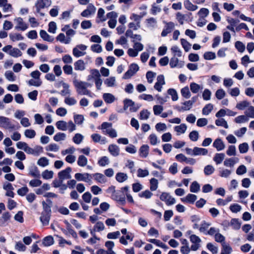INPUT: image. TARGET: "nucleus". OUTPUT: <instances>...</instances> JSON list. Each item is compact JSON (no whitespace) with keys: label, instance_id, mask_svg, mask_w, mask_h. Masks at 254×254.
Returning <instances> with one entry per match:
<instances>
[{"label":"nucleus","instance_id":"1","mask_svg":"<svg viewBox=\"0 0 254 254\" xmlns=\"http://www.w3.org/2000/svg\"><path fill=\"white\" fill-rule=\"evenodd\" d=\"M73 83L76 88L77 93L79 95L91 96V92L87 89V87L90 86L89 83L78 80L75 78L73 80Z\"/></svg>","mask_w":254,"mask_h":254},{"label":"nucleus","instance_id":"2","mask_svg":"<svg viewBox=\"0 0 254 254\" xmlns=\"http://www.w3.org/2000/svg\"><path fill=\"white\" fill-rule=\"evenodd\" d=\"M100 128L102 130L103 134L109 135L111 138H115L117 136L116 130L112 128V124L108 122H103Z\"/></svg>","mask_w":254,"mask_h":254},{"label":"nucleus","instance_id":"3","mask_svg":"<svg viewBox=\"0 0 254 254\" xmlns=\"http://www.w3.org/2000/svg\"><path fill=\"white\" fill-rule=\"evenodd\" d=\"M0 127L9 130L18 129L20 127H16L11 122L10 119L0 116Z\"/></svg>","mask_w":254,"mask_h":254},{"label":"nucleus","instance_id":"4","mask_svg":"<svg viewBox=\"0 0 254 254\" xmlns=\"http://www.w3.org/2000/svg\"><path fill=\"white\" fill-rule=\"evenodd\" d=\"M124 110L126 111L129 107L130 112H135L139 108L140 106L135 104L131 99H125L124 101Z\"/></svg>","mask_w":254,"mask_h":254},{"label":"nucleus","instance_id":"5","mask_svg":"<svg viewBox=\"0 0 254 254\" xmlns=\"http://www.w3.org/2000/svg\"><path fill=\"white\" fill-rule=\"evenodd\" d=\"M87 46L83 44L76 45L72 50V54L76 58L85 55V51L87 49Z\"/></svg>","mask_w":254,"mask_h":254},{"label":"nucleus","instance_id":"6","mask_svg":"<svg viewBox=\"0 0 254 254\" xmlns=\"http://www.w3.org/2000/svg\"><path fill=\"white\" fill-rule=\"evenodd\" d=\"M139 67L138 65L135 63L130 64L129 68L127 72L125 73L123 75V78L127 79L131 78L136 72L139 70Z\"/></svg>","mask_w":254,"mask_h":254},{"label":"nucleus","instance_id":"7","mask_svg":"<svg viewBox=\"0 0 254 254\" xmlns=\"http://www.w3.org/2000/svg\"><path fill=\"white\" fill-rule=\"evenodd\" d=\"M189 238L192 244L190 247L191 250L196 251L198 250L200 248L201 239L196 235H190Z\"/></svg>","mask_w":254,"mask_h":254},{"label":"nucleus","instance_id":"8","mask_svg":"<svg viewBox=\"0 0 254 254\" xmlns=\"http://www.w3.org/2000/svg\"><path fill=\"white\" fill-rule=\"evenodd\" d=\"M51 4L52 0H37L34 5L36 12L40 13L42 9L49 7Z\"/></svg>","mask_w":254,"mask_h":254},{"label":"nucleus","instance_id":"9","mask_svg":"<svg viewBox=\"0 0 254 254\" xmlns=\"http://www.w3.org/2000/svg\"><path fill=\"white\" fill-rule=\"evenodd\" d=\"M15 24V29L18 31H24L28 28V24L24 22L21 17H17L14 19Z\"/></svg>","mask_w":254,"mask_h":254},{"label":"nucleus","instance_id":"10","mask_svg":"<svg viewBox=\"0 0 254 254\" xmlns=\"http://www.w3.org/2000/svg\"><path fill=\"white\" fill-rule=\"evenodd\" d=\"M74 178L78 181H83L90 184L92 183V175L87 173H76L74 175Z\"/></svg>","mask_w":254,"mask_h":254},{"label":"nucleus","instance_id":"11","mask_svg":"<svg viewBox=\"0 0 254 254\" xmlns=\"http://www.w3.org/2000/svg\"><path fill=\"white\" fill-rule=\"evenodd\" d=\"M64 223L66 225L65 229H62L63 233L67 236L71 235L73 238L76 239L77 234L76 232L72 228V226L69 222L67 220L64 221Z\"/></svg>","mask_w":254,"mask_h":254},{"label":"nucleus","instance_id":"12","mask_svg":"<svg viewBox=\"0 0 254 254\" xmlns=\"http://www.w3.org/2000/svg\"><path fill=\"white\" fill-rule=\"evenodd\" d=\"M164 23L165 25L161 34V36L163 37L167 36L168 34L171 33L175 27V24L173 22H167L164 21Z\"/></svg>","mask_w":254,"mask_h":254},{"label":"nucleus","instance_id":"13","mask_svg":"<svg viewBox=\"0 0 254 254\" xmlns=\"http://www.w3.org/2000/svg\"><path fill=\"white\" fill-rule=\"evenodd\" d=\"M160 199L164 201L167 205H171L176 203L175 198L173 197L169 193L163 192L160 195Z\"/></svg>","mask_w":254,"mask_h":254},{"label":"nucleus","instance_id":"14","mask_svg":"<svg viewBox=\"0 0 254 254\" xmlns=\"http://www.w3.org/2000/svg\"><path fill=\"white\" fill-rule=\"evenodd\" d=\"M71 168L69 167L65 169L62 170L58 173V177L60 179L64 181L65 179H69L71 178L70 173Z\"/></svg>","mask_w":254,"mask_h":254},{"label":"nucleus","instance_id":"15","mask_svg":"<svg viewBox=\"0 0 254 254\" xmlns=\"http://www.w3.org/2000/svg\"><path fill=\"white\" fill-rule=\"evenodd\" d=\"M176 159L181 162H185L190 165H194L196 161L192 158H187L183 154H179L176 156Z\"/></svg>","mask_w":254,"mask_h":254},{"label":"nucleus","instance_id":"16","mask_svg":"<svg viewBox=\"0 0 254 254\" xmlns=\"http://www.w3.org/2000/svg\"><path fill=\"white\" fill-rule=\"evenodd\" d=\"M96 9L95 6L93 4L90 3L87 8L81 13V15L84 17H88L90 15L94 14Z\"/></svg>","mask_w":254,"mask_h":254},{"label":"nucleus","instance_id":"17","mask_svg":"<svg viewBox=\"0 0 254 254\" xmlns=\"http://www.w3.org/2000/svg\"><path fill=\"white\" fill-rule=\"evenodd\" d=\"M165 84L164 76L163 75H159L157 77V82L155 83L154 88L158 92L162 91V86Z\"/></svg>","mask_w":254,"mask_h":254},{"label":"nucleus","instance_id":"18","mask_svg":"<svg viewBox=\"0 0 254 254\" xmlns=\"http://www.w3.org/2000/svg\"><path fill=\"white\" fill-rule=\"evenodd\" d=\"M169 64L171 68H181L184 65V62L179 61L177 57L173 56L170 60Z\"/></svg>","mask_w":254,"mask_h":254},{"label":"nucleus","instance_id":"19","mask_svg":"<svg viewBox=\"0 0 254 254\" xmlns=\"http://www.w3.org/2000/svg\"><path fill=\"white\" fill-rule=\"evenodd\" d=\"M3 189L6 191L5 195L7 196L13 197L14 193L13 192L14 188L10 183L6 182L3 184Z\"/></svg>","mask_w":254,"mask_h":254},{"label":"nucleus","instance_id":"20","mask_svg":"<svg viewBox=\"0 0 254 254\" xmlns=\"http://www.w3.org/2000/svg\"><path fill=\"white\" fill-rule=\"evenodd\" d=\"M182 104L183 106H176L174 108L179 112H183L190 110L192 107L191 103L189 101H186Z\"/></svg>","mask_w":254,"mask_h":254},{"label":"nucleus","instance_id":"21","mask_svg":"<svg viewBox=\"0 0 254 254\" xmlns=\"http://www.w3.org/2000/svg\"><path fill=\"white\" fill-rule=\"evenodd\" d=\"M91 137L94 142H99L101 144H105L107 142V139L105 137H102L99 134L94 133L91 135Z\"/></svg>","mask_w":254,"mask_h":254},{"label":"nucleus","instance_id":"22","mask_svg":"<svg viewBox=\"0 0 254 254\" xmlns=\"http://www.w3.org/2000/svg\"><path fill=\"white\" fill-rule=\"evenodd\" d=\"M0 7L4 12L12 11V7L11 4L8 3L7 0H0Z\"/></svg>","mask_w":254,"mask_h":254},{"label":"nucleus","instance_id":"23","mask_svg":"<svg viewBox=\"0 0 254 254\" xmlns=\"http://www.w3.org/2000/svg\"><path fill=\"white\" fill-rule=\"evenodd\" d=\"M213 146L215 147L218 151L223 150L225 147V145L222 139L219 138L214 140L213 143Z\"/></svg>","mask_w":254,"mask_h":254},{"label":"nucleus","instance_id":"24","mask_svg":"<svg viewBox=\"0 0 254 254\" xmlns=\"http://www.w3.org/2000/svg\"><path fill=\"white\" fill-rule=\"evenodd\" d=\"M90 74L87 76V80H95L99 77H101L99 70L97 69H92L90 70Z\"/></svg>","mask_w":254,"mask_h":254},{"label":"nucleus","instance_id":"25","mask_svg":"<svg viewBox=\"0 0 254 254\" xmlns=\"http://www.w3.org/2000/svg\"><path fill=\"white\" fill-rule=\"evenodd\" d=\"M108 151L113 156H117L120 154V148L116 144H110L108 147Z\"/></svg>","mask_w":254,"mask_h":254},{"label":"nucleus","instance_id":"26","mask_svg":"<svg viewBox=\"0 0 254 254\" xmlns=\"http://www.w3.org/2000/svg\"><path fill=\"white\" fill-rule=\"evenodd\" d=\"M149 147L148 145H142L139 148V154L142 158H146L149 153Z\"/></svg>","mask_w":254,"mask_h":254},{"label":"nucleus","instance_id":"27","mask_svg":"<svg viewBox=\"0 0 254 254\" xmlns=\"http://www.w3.org/2000/svg\"><path fill=\"white\" fill-rule=\"evenodd\" d=\"M56 40L62 43L69 44L71 41L70 37L65 38L64 34L63 33H60L56 37Z\"/></svg>","mask_w":254,"mask_h":254},{"label":"nucleus","instance_id":"28","mask_svg":"<svg viewBox=\"0 0 254 254\" xmlns=\"http://www.w3.org/2000/svg\"><path fill=\"white\" fill-rule=\"evenodd\" d=\"M238 161L239 159L236 157L227 158L224 161V165L227 167H233L234 165Z\"/></svg>","mask_w":254,"mask_h":254},{"label":"nucleus","instance_id":"29","mask_svg":"<svg viewBox=\"0 0 254 254\" xmlns=\"http://www.w3.org/2000/svg\"><path fill=\"white\" fill-rule=\"evenodd\" d=\"M74 68L75 70L83 71L85 69V64L82 60H77L74 63Z\"/></svg>","mask_w":254,"mask_h":254},{"label":"nucleus","instance_id":"30","mask_svg":"<svg viewBox=\"0 0 254 254\" xmlns=\"http://www.w3.org/2000/svg\"><path fill=\"white\" fill-rule=\"evenodd\" d=\"M191 91L194 94L197 93L200 90L203 89L202 85L198 84L195 82H191L190 85Z\"/></svg>","mask_w":254,"mask_h":254},{"label":"nucleus","instance_id":"31","mask_svg":"<svg viewBox=\"0 0 254 254\" xmlns=\"http://www.w3.org/2000/svg\"><path fill=\"white\" fill-rule=\"evenodd\" d=\"M187 128V126L185 124H182L179 126H177L174 127V130L177 132V134L179 135L181 134L184 133Z\"/></svg>","mask_w":254,"mask_h":254},{"label":"nucleus","instance_id":"32","mask_svg":"<svg viewBox=\"0 0 254 254\" xmlns=\"http://www.w3.org/2000/svg\"><path fill=\"white\" fill-rule=\"evenodd\" d=\"M197 199L196 195L193 194H188L185 197L182 198L181 200L183 202L193 203Z\"/></svg>","mask_w":254,"mask_h":254},{"label":"nucleus","instance_id":"33","mask_svg":"<svg viewBox=\"0 0 254 254\" xmlns=\"http://www.w3.org/2000/svg\"><path fill=\"white\" fill-rule=\"evenodd\" d=\"M208 153L207 149L199 148L198 147H194L193 155H206Z\"/></svg>","mask_w":254,"mask_h":254},{"label":"nucleus","instance_id":"34","mask_svg":"<svg viewBox=\"0 0 254 254\" xmlns=\"http://www.w3.org/2000/svg\"><path fill=\"white\" fill-rule=\"evenodd\" d=\"M40 36L44 41L52 42L54 40V38L49 35L47 32L44 30H40Z\"/></svg>","mask_w":254,"mask_h":254},{"label":"nucleus","instance_id":"35","mask_svg":"<svg viewBox=\"0 0 254 254\" xmlns=\"http://www.w3.org/2000/svg\"><path fill=\"white\" fill-rule=\"evenodd\" d=\"M185 7L190 11H195L198 8V6L194 5L189 0H186L184 2Z\"/></svg>","mask_w":254,"mask_h":254},{"label":"nucleus","instance_id":"36","mask_svg":"<svg viewBox=\"0 0 254 254\" xmlns=\"http://www.w3.org/2000/svg\"><path fill=\"white\" fill-rule=\"evenodd\" d=\"M94 180L97 182L104 184L107 182V179L104 175L101 173H95L93 175Z\"/></svg>","mask_w":254,"mask_h":254},{"label":"nucleus","instance_id":"37","mask_svg":"<svg viewBox=\"0 0 254 254\" xmlns=\"http://www.w3.org/2000/svg\"><path fill=\"white\" fill-rule=\"evenodd\" d=\"M50 217L51 214L41 213V216L40 219L43 225H48L49 224Z\"/></svg>","mask_w":254,"mask_h":254},{"label":"nucleus","instance_id":"38","mask_svg":"<svg viewBox=\"0 0 254 254\" xmlns=\"http://www.w3.org/2000/svg\"><path fill=\"white\" fill-rule=\"evenodd\" d=\"M103 98L105 102L108 104L112 103L115 100V96L111 93H104L103 95Z\"/></svg>","mask_w":254,"mask_h":254},{"label":"nucleus","instance_id":"39","mask_svg":"<svg viewBox=\"0 0 254 254\" xmlns=\"http://www.w3.org/2000/svg\"><path fill=\"white\" fill-rule=\"evenodd\" d=\"M128 179L127 174L122 172L117 173L116 175V179L119 183H123Z\"/></svg>","mask_w":254,"mask_h":254},{"label":"nucleus","instance_id":"40","mask_svg":"<svg viewBox=\"0 0 254 254\" xmlns=\"http://www.w3.org/2000/svg\"><path fill=\"white\" fill-rule=\"evenodd\" d=\"M232 249L229 245L223 243L222 244L221 254H231Z\"/></svg>","mask_w":254,"mask_h":254},{"label":"nucleus","instance_id":"41","mask_svg":"<svg viewBox=\"0 0 254 254\" xmlns=\"http://www.w3.org/2000/svg\"><path fill=\"white\" fill-rule=\"evenodd\" d=\"M54 243V240L52 236H49L45 237L42 241V244L45 247H48L52 245Z\"/></svg>","mask_w":254,"mask_h":254},{"label":"nucleus","instance_id":"42","mask_svg":"<svg viewBox=\"0 0 254 254\" xmlns=\"http://www.w3.org/2000/svg\"><path fill=\"white\" fill-rule=\"evenodd\" d=\"M67 122L64 121H59L56 122V126L58 129L65 131L67 130Z\"/></svg>","mask_w":254,"mask_h":254},{"label":"nucleus","instance_id":"43","mask_svg":"<svg viewBox=\"0 0 254 254\" xmlns=\"http://www.w3.org/2000/svg\"><path fill=\"white\" fill-rule=\"evenodd\" d=\"M87 162V158L84 155H81L78 158L77 163L79 166L85 167L86 166Z\"/></svg>","mask_w":254,"mask_h":254},{"label":"nucleus","instance_id":"44","mask_svg":"<svg viewBox=\"0 0 254 254\" xmlns=\"http://www.w3.org/2000/svg\"><path fill=\"white\" fill-rule=\"evenodd\" d=\"M229 226H231L233 229L235 230H238L240 228L241 223H240L239 219L236 218H233L231 219Z\"/></svg>","mask_w":254,"mask_h":254},{"label":"nucleus","instance_id":"45","mask_svg":"<svg viewBox=\"0 0 254 254\" xmlns=\"http://www.w3.org/2000/svg\"><path fill=\"white\" fill-rule=\"evenodd\" d=\"M250 105V103L246 100L237 103L236 108L239 110H243L246 108L249 107Z\"/></svg>","mask_w":254,"mask_h":254},{"label":"nucleus","instance_id":"46","mask_svg":"<svg viewBox=\"0 0 254 254\" xmlns=\"http://www.w3.org/2000/svg\"><path fill=\"white\" fill-rule=\"evenodd\" d=\"M112 198L119 202L121 205H124L126 203L125 197L120 195L118 192L116 193V194L113 195V196L112 197Z\"/></svg>","mask_w":254,"mask_h":254},{"label":"nucleus","instance_id":"47","mask_svg":"<svg viewBox=\"0 0 254 254\" xmlns=\"http://www.w3.org/2000/svg\"><path fill=\"white\" fill-rule=\"evenodd\" d=\"M225 158L224 153H216L213 157V160L217 165L220 164Z\"/></svg>","mask_w":254,"mask_h":254},{"label":"nucleus","instance_id":"48","mask_svg":"<svg viewBox=\"0 0 254 254\" xmlns=\"http://www.w3.org/2000/svg\"><path fill=\"white\" fill-rule=\"evenodd\" d=\"M9 38L12 41L15 42L23 40L24 39V37L19 33H10L9 34Z\"/></svg>","mask_w":254,"mask_h":254},{"label":"nucleus","instance_id":"49","mask_svg":"<svg viewBox=\"0 0 254 254\" xmlns=\"http://www.w3.org/2000/svg\"><path fill=\"white\" fill-rule=\"evenodd\" d=\"M104 84L107 87H114L116 85V78L115 77H110L106 78L104 81Z\"/></svg>","mask_w":254,"mask_h":254},{"label":"nucleus","instance_id":"50","mask_svg":"<svg viewBox=\"0 0 254 254\" xmlns=\"http://www.w3.org/2000/svg\"><path fill=\"white\" fill-rule=\"evenodd\" d=\"M9 55L14 58H18L22 56V52L17 48H12L9 51Z\"/></svg>","mask_w":254,"mask_h":254},{"label":"nucleus","instance_id":"51","mask_svg":"<svg viewBox=\"0 0 254 254\" xmlns=\"http://www.w3.org/2000/svg\"><path fill=\"white\" fill-rule=\"evenodd\" d=\"M245 114L248 117L254 119V107L250 105L247 109L245 111Z\"/></svg>","mask_w":254,"mask_h":254},{"label":"nucleus","instance_id":"52","mask_svg":"<svg viewBox=\"0 0 254 254\" xmlns=\"http://www.w3.org/2000/svg\"><path fill=\"white\" fill-rule=\"evenodd\" d=\"M182 96L186 99H189L191 96V93L190 91L188 86H185L181 90Z\"/></svg>","mask_w":254,"mask_h":254},{"label":"nucleus","instance_id":"53","mask_svg":"<svg viewBox=\"0 0 254 254\" xmlns=\"http://www.w3.org/2000/svg\"><path fill=\"white\" fill-rule=\"evenodd\" d=\"M24 135L26 137L28 138H33L36 136V131L32 129H27L25 130L24 132Z\"/></svg>","mask_w":254,"mask_h":254},{"label":"nucleus","instance_id":"54","mask_svg":"<svg viewBox=\"0 0 254 254\" xmlns=\"http://www.w3.org/2000/svg\"><path fill=\"white\" fill-rule=\"evenodd\" d=\"M134 165V162L131 160H127L125 164V166L130 170V172L132 174H133L135 171Z\"/></svg>","mask_w":254,"mask_h":254},{"label":"nucleus","instance_id":"55","mask_svg":"<svg viewBox=\"0 0 254 254\" xmlns=\"http://www.w3.org/2000/svg\"><path fill=\"white\" fill-rule=\"evenodd\" d=\"M213 106L212 104L209 103L206 105L202 109V114L204 115H208L213 110Z\"/></svg>","mask_w":254,"mask_h":254},{"label":"nucleus","instance_id":"56","mask_svg":"<svg viewBox=\"0 0 254 254\" xmlns=\"http://www.w3.org/2000/svg\"><path fill=\"white\" fill-rule=\"evenodd\" d=\"M54 172L52 171L46 170L42 173V176L44 179L49 180L53 177Z\"/></svg>","mask_w":254,"mask_h":254},{"label":"nucleus","instance_id":"57","mask_svg":"<svg viewBox=\"0 0 254 254\" xmlns=\"http://www.w3.org/2000/svg\"><path fill=\"white\" fill-rule=\"evenodd\" d=\"M149 175V171L147 169L139 168L137 171V176L139 178H144Z\"/></svg>","mask_w":254,"mask_h":254},{"label":"nucleus","instance_id":"58","mask_svg":"<svg viewBox=\"0 0 254 254\" xmlns=\"http://www.w3.org/2000/svg\"><path fill=\"white\" fill-rule=\"evenodd\" d=\"M66 134L64 132H58L54 136V140L56 141H60L65 140Z\"/></svg>","mask_w":254,"mask_h":254},{"label":"nucleus","instance_id":"59","mask_svg":"<svg viewBox=\"0 0 254 254\" xmlns=\"http://www.w3.org/2000/svg\"><path fill=\"white\" fill-rule=\"evenodd\" d=\"M200 190V185L196 182L194 181L192 183L190 186V191L192 192H197Z\"/></svg>","mask_w":254,"mask_h":254},{"label":"nucleus","instance_id":"60","mask_svg":"<svg viewBox=\"0 0 254 254\" xmlns=\"http://www.w3.org/2000/svg\"><path fill=\"white\" fill-rule=\"evenodd\" d=\"M109 159L107 156L102 157L98 161V164L100 166L104 167L109 164Z\"/></svg>","mask_w":254,"mask_h":254},{"label":"nucleus","instance_id":"61","mask_svg":"<svg viewBox=\"0 0 254 254\" xmlns=\"http://www.w3.org/2000/svg\"><path fill=\"white\" fill-rule=\"evenodd\" d=\"M229 208L232 212L236 213L241 210L242 206L237 203H233L230 205Z\"/></svg>","mask_w":254,"mask_h":254},{"label":"nucleus","instance_id":"62","mask_svg":"<svg viewBox=\"0 0 254 254\" xmlns=\"http://www.w3.org/2000/svg\"><path fill=\"white\" fill-rule=\"evenodd\" d=\"M150 189L151 191H155L158 188V180L155 178H152L150 180Z\"/></svg>","mask_w":254,"mask_h":254},{"label":"nucleus","instance_id":"63","mask_svg":"<svg viewBox=\"0 0 254 254\" xmlns=\"http://www.w3.org/2000/svg\"><path fill=\"white\" fill-rule=\"evenodd\" d=\"M171 50L172 52L174 54V56L175 57H180L182 56V52L180 49L177 46H173Z\"/></svg>","mask_w":254,"mask_h":254},{"label":"nucleus","instance_id":"64","mask_svg":"<svg viewBox=\"0 0 254 254\" xmlns=\"http://www.w3.org/2000/svg\"><path fill=\"white\" fill-rule=\"evenodd\" d=\"M4 75L5 78L9 81H14L16 80V76L11 71H5Z\"/></svg>","mask_w":254,"mask_h":254}]
</instances>
